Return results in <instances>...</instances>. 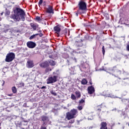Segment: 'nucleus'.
Here are the masks:
<instances>
[{"mask_svg": "<svg viewBox=\"0 0 129 129\" xmlns=\"http://www.w3.org/2000/svg\"><path fill=\"white\" fill-rule=\"evenodd\" d=\"M8 96H13V94H8Z\"/></svg>", "mask_w": 129, "mask_h": 129, "instance_id": "f704fd0d", "label": "nucleus"}, {"mask_svg": "<svg viewBox=\"0 0 129 129\" xmlns=\"http://www.w3.org/2000/svg\"><path fill=\"white\" fill-rule=\"evenodd\" d=\"M126 49H127V51H129V44L127 45Z\"/></svg>", "mask_w": 129, "mask_h": 129, "instance_id": "2f4dec72", "label": "nucleus"}, {"mask_svg": "<svg viewBox=\"0 0 129 129\" xmlns=\"http://www.w3.org/2000/svg\"><path fill=\"white\" fill-rule=\"evenodd\" d=\"M40 67L42 68H46V67H48L49 66V62L47 61H44V62L40 63Z\"/></svg>", "mask_w": 129, "mask_h": 129, "instance_id": "f8f14e48", "label": "nucleus"}, {"mask_svg": "<svg viewBox=\"0 0 129 129\" xmlns=\"http://www.w3.org/2000/svg\"><path fill=\"white\" fill-rule=\"evenodd\" d=\"M71 120L69 121L70 123H74L75 121V119H74V118L70 119Z\"/></svg>", "mask_w": 129, "mask_h": 129, "instance_id": "412c9836", "label": "nucleus"}, {"mask_svg": "<svg viewBox=\"0 0 129 129\" xmlns=\"http://www.w3.org/2000/svg\"><path fill=\"white\" fill-rule=\"evenodd\" d=\"M9 29H10V26L9 25H7L5 28V30H7V31H8Z\"/></svg>", "mask_w": 129, "mask_h": 129, "instance_id": "393cba45", "label": "nucleus"}, {"mask_svg": "<svg viewBox=\"0 0 129 129\" xmlns=\"http://www.w3.org/2000/svg\"><path fill=\"white\" fill-rule=\"evenodd\" d=\"M51 93L52 94H53V95H57V94H56V93H55V92H53V91H51Z\"/></svg>", "mask_w": 129, "mask_h": 129, "instance_id": "c85d7f7f", "label": "nucleus"}, {"mask_svg": "<svg viewBox=\"0 0 129 129\" xmlns=\"http://www.w3.org/2000/svg\"><path fill=\"white\" fill-rule=\"evenodd\" d=\"M42 121L43 122V125L47 124V122L49 121V118L45 116H42L41 117Z\"/></svg>", "mask_w": 129, "mask_h": 129, "instance_id": "1a4fd4ad", "label": "nucleus"}, {"mask_svg": "<svg viewBox=\"0 0 129 129\" xmlns=\"http://www.w3.org/2000/svg\"><path fill=\"white\" fill-rule=\"evenodd\" d=\"M34 66V62H33V60H28L27 63V68H33Z\"/></svg>", "mask_w": 129, "mask_h": 129, "instance_id": "9b49d317", "label": "nucleus"}, {"mask_svg": "<svg viewBox=\"0 0 129 129\" xmlns=\"http://www.w3.org/2000/svg\"><path fill=\"white\" fill-rule=\"evenodd\" d=\"M38 35H39V34H34L33 35H32L29 38L30 40H32L33 39H34V38H35V37H36V36H38Z\"/></svg>", "mask_w": 129, "mask_h": 129, "instance_id": "6ab92c4d", "label": "nucleus"}, {"mask_svg": "<svg viewBox=\"0 0 129 129\" xmlns=\"http://www.w3.org/2000/svg\"><path fill=\"white\" fill-rule=\"evenodd\" d=\"M90 84H91V85L92 84V83L90 82Z\"/></svg>", "mask_w": 129, "mask_h": 129, "instance_id": "a19ab883", "label": "nucleus"}, {"mask_svg": "<svg viewBox=\"0 0 129 129\" xmlns=\"http://www.w3.org/2000/svg\"><path fill=\"white\" fill-rule=\"evenodd\" d=\"M46 12L48 14H54V9H53V7L48 6V8L46 9Z\"/></svg>", "mask_w": 129, "mask_h": 129, "instance_id": "6e6552de", "label": "nucleus"}, {"mask_svg": "<svg viewBox=\"0 0 129 129\" xmlns=\"http://www.w3.org/2000/svg\"><path fill=\"white\" fill-rule=\"evenodd\" d=\"M51 70H52L51 69H50L49 68H47L46 69L45 71H46V72H49V71H51Z\"/></svg>", "mask_w": 129, "mask_h": 129, "instance_id": "b1692460", "label": "nucleus"}, {"mask_svg": "<svg viewBox=\"0 0 129 129\" xmlns=\"http://www.w3.org/2000/svg\"><path fill=\"white\" fill-rule=\"evenodd\" d=\"M68 126H63V127H67Z\"/></svg>", "mask_w": 129, "mask_h": 129, "instance_id": "ea45409f", "label": "nucleus"}, {"mask_svg": "<svg viewBox=\"0 0 129 129\" xmlns=\"http://www.w3.org/2000/svg\"><path fill=\"white\" fill-rule=\"evenodd\" d=\"M31 26L33 29L36 30L37 29V25H36L34 23H31Z\"/></svg>", "mask_w": 129, "mask_h": 129, "instance_id": "f3484780", "label": "nucleus"}, {"mask_svg": "<svg viewBox=\"0 0 129 129\" xmlns=\"http://www.w3.org/2000/svg\"><path fill=\"white\" fill-rule=\"evenodd\" d=\"M6 13H7V14L8 15H10V12L9 11H6Z\"/></svg>", "mask_w": 129, "mask_h": 129, "instance_id": "473e14b6", "label": "nucleus"}, {"mask_svg": "<svg viewBox=\"0 0 129 129\" xmlns=\"http://www.w3.org/2000/svg\"><path fill=\"white\" fill-rule=\"evenodd\" d=\"M121 73V72L120 71H118V75L120 74Z\"/></svg>", "mask_w": 129, "mask_h": 129, "instance_id": "c9c22d12", "label": "nucleus"}, {"mask_svg": "<svg viewBox=\"0 0 129 129\" xmlns=\"http://www.w3.org/2000/svg\"><path fill=\"white\" fill-rule=\"evenodd\" d=\"M38 4H39V6H41L42 4H43V0H40Z\"/></svg>", "mask_w": 129, "mask_h": 129, "instance_id": "a878e982", "label": "nucleus"}, {"mask_svg": "<svg viewBox=\"0 0 129 129\" xmlns=\"http://www.w3.org/2000/svg\"><path fill=\"white\" fill-rule=\"evenodd\" d=\"M75 94L76 95L77 97H80V96H81V95L80 94V92L79 91H76L75 92Z\"/></svg>", "mask_w": 129, "mask_h": 129, "instance_id": "a211bd4d", "label": "nucleus"}, {"mask_svg": "<svg viewBox=\"0 0 129 129\" xmlns=\"http://www.w3.org/2000/svg\"><path fill=\"white\" fill-rule=\"evenodd\" d=\"M15 53L13 52H10L8 53L6 58L5 59V61L6 62H12L14 59H15Z\"/></svg>", "mask_w": 129, "mask_h": 129, "instance_id": "20e7f679", "label": "nucleus"}, {"mask_svg": "<svg viewBox=\"0 0 129 129\" xmlns=\"http://www.w3.org/2000/svg\"><path fill=\"white\" fill-rule=\"evenodd\" d=\"M81 82H82V84H83V85H85V84H87V81L85 79H83L82 80Z\"/></svg>", "mask_w": 129, "mask_h": 129, "instance_id": "dca6fc26", "label": "nucleus"}, {"mask_svg": "<svg viewBox=\"0 0 129 129\" xmlns=\"http://www.w3.org/2000/svg\"><path fill=\"white\" fill-rule=\"evenodd\" d=\"M88 119H89V120H92V119H93V118H88Z\"/></svg>", "mask_w": 129, "mask_h": 129, "instance_id": "72a5a7b5", "label": "nucleus"}, {"mask_svg": "<svg viewBox=\"0 0 129 129\" xmlns=\"http://www.w3.org/2000/svg\"><path fill=\"white\" fill-rule=\"evenodd\" d=\"M44 88H46L45 86H43L41 87V89H44Z\"/></svg>", "mask_w": 129, "mask_h": 129, "instance_id": "e433bc0d", "label": "nucleus"}, {"mask_svg": "<svg viewBox=\"0 0 129 129\" xmlns=\"http://www.w3.org/2000/svg\"><path fill=\"white\" fill-rule=\"evenodd\" d=\"M40 129H47V128L45 126H44V125H42L41 126Z\"/></svg>", "mask_w": 129, "mask_h": 129, "instance_id": "cd10ccee", "label": "nucleus"}, {"mask_svg": "<svg viewBox=\"0 0 129 129\" xmlns=\"http://www.w3.org/2000/svg\"><path fill=\"white\" fill-rule=\"evenodd\" d=\"M27 47L30 49H33L36 47V43L32 41H29L27 43Z\"/></svg>", "mask_w": 129, "mask_h": 129, "instance_id": "0eeeda50", "label": "nucleus"}, {"mask_svg": "<svg viewBox=\"0 0 129 129\" xmlns=\"http://www.w3.org/2000/svg\"><path fill=\"white\" fill-rule=\"evenodd\" d=\"M5 85V81H3V83L2 84V86H4Z\"/></svg>", "mask_w": 129, "mask_h": 129, "instance_id": "4c0bfd02", "label": "nucleus"}, {"mask_svg": "<svg viewBox=\"0 0 129 129\" xmlns=\"http://www.w3.org/2000/svg\"><path fill=\"white\" fill-rule=\"evenodd\" d=\"M101 124V127H100V129H107L106 123L105 122H102Z\"/></svg>", "mask_w": 129, "mask_h": 129, "instance_id": "4468645a", "label": "nucleus"}, {"mask_svg": "<svg viewBox=\"0 0 129 129\" xmlns=\"http://www.w3.org/2000/svg\"><path fill=\"white\" fill-rule=\"evenodd\" d=\"M57 81V76H54L50 77L47 79V84H50L51 83H55Z\"/></svg>", "mask_w": 129, "mask_h": 129, "instance_id": "39448f33", "label": "nucleus"}, {"mask_svg": "<svg viewBox=\"0 0 129 129\" xmlns=\"http://www.w3.org/2000/svg\"><path fill=\"white\" fill-rule=\"evenodd\" d=\"M78 113V111L77 110L73 109L71 110L70 112H68L66 114V118L68 119V120H70L71 118H75L76 117V114Z\"/></svg>", "mask_w": 129, "mask_h": 129, "instance_id": "f03ea898", "label": "nucleus"}, {"mask_svg": "<svg viewBox=\"0 0 129 129\" xmlns=\"http://www.w3.org/2000/svg\"><path fill=\"white\" fill-rule=\"evenodd\" d=\"M54 30L55 31V32H56V34H57V35H59V33H60V31H61V29L60 28V27L59 26H56L54 27Z\"/></svg>", "mask_w": 129, "mask_h": 129, "instance_id": "ddd939ff", "label": "nucleus"}, {"mask_svg": "<svg viewBox=\"0 0 129 129\" xmlns=\"http://www.w3.org/2000/svg\"><path fill=\"white\" fill-rule=\"evenodd\" d=\"M4 14V12L1 13V16H3V14Z\"/></svg>", "mask_w": 129, "mask_h": 129, "instance_id": "58836bf2", "label": "nucleus"}, {"mask_svg": "<svg viewBox=\"0 0 129 129\" xmlns=\"http://www.w3.org/2000/svg\"><path fill=\"white\" fill-rule=\"evenodd\" d=\"M48 62L50 65H51V66H55V65H56V62H55V61H54L53 60H49Z\"/></svg>", "mask_w": 129, "mask_h": 129, "instance_id": "2eb2a0df", "label": "nucleus"}, {"mask_svg": "<svg viewBox=\"0 0 129 129\" xmlns=\"http://www.w3.org/2000/svg\"><path fill=\"white\" fill-rule=\"evenodd\" d=\"M109 96H110V97H111V98H115V96H114V95H111Z\"/></svg>", "mask_w": 129, "mask_h": 129, "instance_id": "c756f323", "label": "nucleus"}, {"mask_svg": "<svg viewBox=\"0 0 129 129\" xmlns=\"http://www.w3.org/2000/svg\"><path fill=\"white\" fill-rule=\"evenodd\" d=\"M102 53L103 55H104V53H105V50H104V46H102Z\"/></svg>", "mask_w": 129, "mask_h": 129, "instance_id": "5701e85b", "label": "nucleus"}, {"mask_svg": "<svg viewBox=\"0 0 129 129\" xmlns=\"http://www.w3.org/2000/svg\"><path fill=\"white\" fill-rule=\"evenodd\" d=\"M14 14L11 16L10 18L13 19L16 22H19L20 20L22 21H25V16H26V13L24 10L19 8H16L13 10Z\"/></svg>", "mask_w": 129, "mask_h": 129, "instance_id": "f257e3e1", "label": "nucleus"}, {"mask_svg": "<svg viewBox=\"0 0 129 129\" xmlns=\"http://www.w3.org/2000/svg\"><path fill=\"white\" fill-rule=\"evenodd\" d=\"M75 13H76V16H77V17H78V14L81 15L80 13H78V11L76 12Z\"/></svg>", "mask_w": 129, "mask_h": 129, "instance_id": "7c9ffc66", "label": "nucleus"}, {"mask_svg": "<svg viewBox=\"0 0 129 129\" xmlns=\"http://www.w3.org/2000/svg\"><path fill=\"white\" fill-rule=\"evenodd\" d=\"M12 92L13 93H16L17 92V88H16V87H12Z\"/></svg>", "mask_w": 129, "mask_h": 129, "instance_id": "aec40b11", "label": "nucleus"}, {"mask_svg": "<svg viewBox=\"0 0 129 129\" xmlns=\"http://www.w3.org/2000/svg\"><path fill=\"white\" fill-rule=\"evenodd\" d=\"M71 98L72 99H73V100H75V99H76V97L75 96V95H74V94H72Z\"/></svg>", "mask_w": 129, "mask_h": 129, "instance_id": "4be33fe9", "label": "nucleus"}, {"mask_svg": "<svg viewBox=\"0 0 129 129\" xmlns=\"http://www.w3.org/2000/svg\"><path fill=\"white\" fill-rule=\"evenodd\" d=\"M85 102V101L83 99H82L79 101V106L77 107L79 110H82V109L83 108V106H84Z\"/></svg>", "mask_w": 129, "mask_h": 129, "instance_id": "423d86ee", "label": "nucleus"}, {"mask_svg": "<svg viewBox=\"0 0 129 129\" xmlns=\"http://www.w3.org/2000/svg\"><path fill=\"white\" fill-rule=\"evenodd\" d=\"M94 91H95V90H94V87L93 86L88 87V92L89 94H92L93 93H94Z\"/></svg>", "mask_w": 129, "mask_h": 129, "instance_id": "9d476101", "label": "nucleus"}, {"mask_svg": "<svg viewBox=\"0 0 129 129\" xmlns=\"http://www.w3.org/2000/svg\"><path fill=\"white\" fill-rule=\"evenodd\" d=\"M36 19L37 21H41V17H39V16H37V17H36Z\"/></svg>", "mask_w": 129, "mask_h": 129, "instance_id": "bb28decb", "label": "nucleus"}, {"mask_svg": "<svg viewBox=\"0 0 129 129\" xmlns=\"http://www.w3.org/2000/svg\"><path fill=\"white\" fill-rule=\"evenodd\" d=\"M79 10H78V13L79 14H84V11L86 10V3L83 1H81L79 3Z\"/></svg>", "mask_w": 129, "mask_h": 129, "instance_id": "7ed1b4c3", "label": "nucleus"}]
</instances>
